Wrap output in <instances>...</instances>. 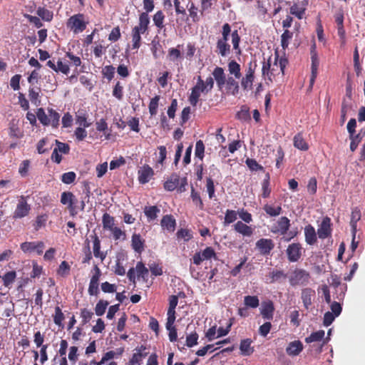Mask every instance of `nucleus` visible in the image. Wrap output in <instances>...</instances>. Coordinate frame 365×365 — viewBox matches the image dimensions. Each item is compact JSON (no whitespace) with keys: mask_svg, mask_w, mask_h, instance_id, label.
Masks as SVG:
<instances>
[{"mask_svg":"<svg viewBox=\"0 0 365 365\" xmlns=\"http://www.w3.org/2000/svg\"><path fill=\"white\" fill-rule=\"evenodd\" d=\"M263 210L270 217H277L282 212V208L281 206H272L269 204H266L263 207Z\"/></svg>","mask_w":365,"mask_h":365,"instance_id":"nucleus-40","label":"nucleus"},{"mask_svg":"<svg viewBox=\"0 0 365 365\" xmlns=\"http://www.w3.org/2000/svg\"><path fill=\"white\" fill-rule=\"evenodd\" d=\"M16 274L15 271L6 272L2 277L4 285L6 287H9L15 280Z\"/></svg>","mask_w":365,"mask_h":365,"instance_id":"nucleus-56","label":"nucleus"},{"mask_svg":"<svg viewBox=\"0 0 365 365\" xmlns=\"http://www.w3.org/2000/svg\"><path fill=\"white\" fill-rule=\"evenodd\" d=\"M303 349L302 343L299 341H294L289 344L286 349V352L289 356H297Z\"/></svg>","mask_w":365,"mask_h":365,"instance_id":"nucleus-21","label":"nucleus"},{"mask_svg":"<svg viewBox=\"0 0 365 365\" xmlns=\"http://www.w3.org/2000/svg\"><path fill=\"white\" fill-rule=\"evenodd\" d=\"M225 86H226L227 92L230 94L236 96L239 93V83L233 77L229 76L227 79H226Z\"/></svg>","mask_w":365,"mask_h":365,"instance_id":"nucleus-26","label":"nucleus"},{"mask_svg":"<svg viewBox=\"0 0 365 365\" xmlns=\"http://www.w3.org/2000/svg\"><path fill=\"white\" fill-rule=\"evenodd\" d=\"M150 17L146 13H141L139 15L138 24L131 30L132 48L138 49L141 46V34L148 31Z\"/></svg>","mask_w":365,"mask_h":365,"instance_id":"nucleus-1","label":"nucleus"},{"mask_svg":"<svg viewBox=\"0 0 365 365\" xmlns=\"http://www.w3.org/2000/svg\"><path fill=\"white\" fill-rule=\"evenodd\" d=\"M212 75L214 81H216L218 90L221 91L225 86L227 79L224 69L222 67L217 66L214 68Z\"/></svg>","mask_w":365,"mask_h":365,"instance_id":"nucleus-11","label":"nucleus"},{"mask_svg":"<svg viewBox=\"0 0 365 365\" xmlns=\"http://www.w3.org/2000/svg\"><path fill=\"white\" fill-rule=\"evenodd\" d=\"M267 277L269 280V283H274L282 279H286L287 274L283 270L273 269Z\"/></svg>","mask_w":365,"mask_h":365,"instance_id":"nucleus-35","label":"nucleus"},{"mask_svg":"<svg viewBox=\"0 0 365 365\" xmlns=\"http://www.w3.org/2000/svg\"><path fill=\"white\" fill-rule=\"evenodd\" d=\"M31 209V205L27 202L26 197L21 195L13 212L12 218L16 220L25 217L29 215Z\"/></svg>","mask_w":365,"mask_h":365,"instance_id":"nucleus-6","label":"nucleus"},{"mask_svg":"<svg viewBox=\"0 0 365 365\" xmlns=\"http://www.w3.org/2000/svg\"><path fill=\"white\" fill-rule=\"evenodd\" d=\"M103 227L104 230H110L115 227L114 217L106 212L103 214L102 217Z\"/></svg>","mask_w":365,"mask_h":365,"instance_id":"nucleus-43","label":"nucleus"},{"mask_svg":"<svg viewBox=\"0 0 365 365\" xmlns=\"http://www.w3.org/2000/svg\"><path fill=\"white\" fill-rule=\"evenodd\" d=\"M230 34L232 37V43L233 49L235 51V53L237 54L240 55L242 53L241 48L240 47V36L238 34L237 30H235L232 32H231V26L228 23H225L222 26V37L219 38L217 41L227 42L229 40V36Z\"/></svg>","mask_w":365,"mask_h":365,"instance_id":"nucleus-2","label":"nucleus"},{"mask_svg":"<svg viewBox=\"0 0 365 365\" xmlns=\"http://www.w3.org/2000/svg\"><path fill=\"white\" fill-rule=\"evenodd\" d=\"M175 319L173 318L170 322V319H167V322L165 324L166 329L169 331L168 336L170 341L173 342L177 340L178 334L177 329L174 326Z\"/></svg>","mask_w":365,"mask_h":365,"instance_id":"nucleus-33","label":"nucleus"},{"mask_svg":"<svg viewBox=\"0 0 365 365\" xmlns=\"http://www.w3.org/2000/svg\"><path fill=\"white\" fill-rule=\"evenodd\" d=\"M274 312V304L272 301L264 302L262 304L260 314L264 319L272 320Z\"/></svg>","mask_w":365,"mask_h":365,"instance_id":"nucleus-17","label":"nucleus"},{"mask_svg":"<svg viewBox=\"0 0 365 365\" xmlns=\"http://www.w3.org/2000/svg\"><path fill=\"white\" fill-rule=\"evenodd\" d=\"M106 48L100 42H95L93 46V54L96 58H101L106 53Z\"/></svg>","mask_w":365,"mask_h":365,"instance_id":"nucleus-64","label":"nucleus"},{"mask_svg":"<svg viewBox=\"0 0 365 365\" xmlns=\"http://www.w3.org/2000/svg\"><path fill=\"white\" fill-rule=\"evenodd\" d=\"M255 81V77L245 75L241 79V86L244 91L251 90Z\"/></svg>","mask_w":365,"mask_h":365,"instance_id":"nucleus-53","label":"nucleus"},{"mask_svg":"<svg viewBox=\"0 0 365 365\" xmlns=\"http://www.w3.org/2000/svg\"><path fill=\"white\" fill-rule=\"evenodd\" d=\"M88 115L84 110H79L76 113V123L79 125V127L88 128L91 126V123L88 121Z\"/></svg>","mask_w":365,"mask_h":365,"instance_id":"nucleus-22","label":"nucleus"},{"mask_svg":"<svg viewBox=\"0 0 365 365\" xmlns=\"http://www.w3.org/2000/svg\"><path fill=\"white\" fill-rule=\"evenodd\" d=\"M165 14L163 12V11L160 10L158 11L153 16V21L154 23V25L159 29L161 30L165 27L164 25V21H165Z\"/></svg>","mask_w":365,"mask_h":365,"instance_id":"nucleus-38","label":"nucleus"},{"mask_svg":"<svg viewBox=\"0 0 365 365\" xmlns=\"http://www.w3.org/2000/svg\"><path fill=\"white\" fill-rule=\"evenodd\" d=\"M160 225L163 229L173 232L176 227V221L172 215H166L163 217L160 221Z\"/></svg>","mask_w":365,"mask_h":365,"instance_id":"nucleus-20","label":"nucleus"},{"mask_svg":"<svg viewBox=\"0 0 365 365\" xmlns=\"http://www.w3.org/2000/svg\"><path fill=\"white\" fill-rule=\"evenodd\" d=\"M293 37V33L288 29H285L281 35V46L283 49L288 48L290 40Z\"/></svg>","mask_w":365,"mask_h":365,"instance_id":"nucleus-47","label":"nucleus"},{"mask_svg":"<svg viewBox=\"0 0 365 365\" xmlns=\"http://www.w3.org/2000/svg\"><path fill=\"white\" fill-rule=\"evenodd\" d=\"M36 116L40 123L43 125H49L48 115H46L43 108H39L36 111Z\"/></svg>","mask_w":365,"mask_h":365,"instance_id":"nucleus-57","label":"nucleus"},{"mask_svg":"<svg viewBox=\"0 0 365 365\" xmlns=\"http://www.w3.org/2000/svg\"><path fill=\"white\" fill-rule=\"evenodd\" d=\"M237 214L238 212L235 210H227L225 215L224 223L230 224L234 222L237 218Z\"/></svg>","mask_w":365,"mask_h":365,"instance_id":"nucleus-63","label":"nucleus"},{"mask_svg":"<svg viewBox=\"0 0 365 365\" xmlns=\"http://www.w3.org/2000/svg\"><path fill=\"white\" fill-rule=\"evenodd\" d=\"M287 63H288V61L287 58H279L277 52L275 53L274 66H277L279 65L282 75H284V69H285Z\"/></svg>","mask_w":365,"mask_h":365,"instance_id":"nucleus-58","label":"nucleus"},{"mask_svg":"<svg viewBox=\"0 0 365 365\" xmlns=\"http://www.w3.org/2000/svg\"><path fill=\"white\" fill-rule=\"evenodd\" d=\"M108 302L101 299L98 302L95 307V312L97 316H102L108 305Z\"/></svg>","mask_w":365,"mask_h":365,"instance_id":"nucleus-59","label":"nucleus"},{"mask_svg":"<svg viewBox=\"0 0 365 365\" xmlns=\"http://www.w3.org/2000/svg\"><path fill=\"white\" fill-rule=\"evenodd\" d=\"M53 317V322L55 324H56L59 327H63V321L64 320L65 317L59 307L57 306L55 307V314Z\"/></svg>","mask_w":365,"mask_h":365,"instance_id":"nucleus-49","label":"nucleus"},{"mask_svg":"<svg viewBox=\"0 0 365 365\" xmlns=\"http://www.w3.org/2000/svg\"><path fill=\"white\" fill-rule=\"evenodd\" d=\"M255 246L261 255L267 256L274 248V243L272 239L261 238L256 242Z\"/></svg>","mask_w":365,"mask_h":365,"instance_id":"nucleus-8","label":"nucleus"},{"mask_svg":"<svg viewBox=\"0 0 365 365\" xmlns=\"http://www.w3.org/2000/svg\"><path fill=\"white\" fill-rule=\"evenodd\" d=\"M36 13L38 16L46 21H51L53 19V12L44 7H38Z\"/></svg>","mask_w":365,"mask_h":365,"instance_id":"nucleus-46","label":"nucleus"},{"mask_svg":"<svg viewBox=\"0 0 365 365\" xmlns=\"http://www.w3.org/2000/svg\"><path fill=\"white\" fill-rule=\"evenodd\" d=\"M93 239V255L96 258H100L102 261L106 258V254L101 252V241L98 237V235L95 233L93 235L91 236Z\"/></svg>","mask_w":365,"mask_h":365,"instance_id":"nucleus-25","label":"nucleus"},{"mask_svg":"<svg viewBox=\"0 0 365 365\" xmlns=\"http://www.w3.org/2000/svg\"><path fill=\"white\" fill-rule=\"evenodd\" d=\"M190 197L193 203L200 210H202L204 207V204L202 202L200 193L195 191L193 187H191Z\"/></svg>","mask_w":365,"mask_h":365,"instance_id":"nucleus-51","label":"nucleus"},{"mask_svg":"<svg viewBox=\"0 0 365 365\" xmlns=\"http://www.w3.org/2000/svg\"><path fill=\"white\" fill-rule=\"evenodd\" d=\"M246 165L252 171H263L264 168L259 165L255 159L247 158L245 161Z\"/></svg>","mask_w":365,"mask_h":365,"instance_id":"nucleus-60","label":"nucleus"},{"mask_svg":"<svg viewBox=\"0 0 365 365\" xmlns=\"http://www.w3.org/2000/svg\"><path fill=\"white\" fill-rule=\"evenodd\" d=\"M178 303V297L176 295H171L169 297V307L167 312V319L170 321L174 318L175 319V308Z\"/></svg>","mask_w":365,"mask_h":365,"instance_id":"nucleus-31","label":"nucleus"},{"mask_svg":"<svg viewBox=\"0 0 365 365\" xmlns=\"http://www.w3.org/2000/svg\"><path fill=\"white\" fill-rule=\"evenodd\" d=\"M180 183V177L177 173H173L164 182V188L168 191H173Z\"/></svg>","mask_w":365,"mask_h":365,"instance_id":"nucleus-23","label":"nucleus"},{"mask_svg":"<svg viewBox=\"0 0 365 365\" xmlns=\"http://www.w3.org/2000/svg\"><path fill=\"white\" fill-rule=\"evenodd\" d=\"M180 45H178L176 48H170L168 50V59L175 63H178L182 58V54L179 49Z\"/></svg>","mask_w":365,"mask_h":365,"instance_id":"nucleus-34","label":"nucleus"},{"mask_svg":"<svg viewBox=\"0 0 365 365\" xmlns=\"http://www.w3.org/2000/svg\"><path fill=\"white\" fill-rule=\"evenodd\" d=\"M61 202L63 205H68L69 214L72 217H75L78 214V207L76 204L78 200L71 192H63L61 195Z\"/></svg>","mask_w":365,"mask_h":365,"instance_id":"nucleus-7","label":"nucleus"},{"mask_svg":"<svg viewBox=\"0 0 365 365\" xmlns=\"http://www.w3.org/2000/svg\"><path fill=\"white\" fill-rule=\"evenodd\" d=\"M135 271L138 277H141L143 281H147L149 269L145 266L143 262H138L135 266Z\"/></svg>","mask_w":365,"mask_h":365,"instance_id":"nucleus-37","label":"nucleus"},{"mask_svg":"<svg viewBox=\"0 0 365 365\" xmlns=\"http://www.w3.org/2000/svg\"><path fill=\"white\" fill-rule=\"evenodd\" d=\"M294 146L303 151H306L309 149V145L304 138L302 133H298L294 136L293 138Z\"/></svg>","mask_w":365,"mask_h":365,"instance_id":"nucleus-24","label":"nucleus"},{"mask_svg":"<svg viewBox=\"0 0 365 365\" xmlns=\"http://www.w3.org/2000/svg\"><path fill=\"white\" fill-rule=\"evenodd\" d=\"M324 334H325V332L324 330H319L317 331L312 332L310 334V336H309L308 337H307L305 339V341L307 343L320 341L324 338Z\"/></svg>","mask_w":365,"mask_h":365,"instance_id":"nucleus-50","label":"nucleus"},{"mask_svg":"<svg viewBox=\"0 0 365 365\" xmlns=\"http://www.w3.org/2000/svg\"><path fill=\"white\" fill-rule=\"evenodd\" d=\"M315 297V291L309 287L302 289L301 299L306 309H309L312 304V300Z\"/></svg>","mask_w":365,"mask_h":365,"instance_id":"nucleus-14","label":"nucleus"},{"mask_svg":"<svg viewBox=\"0 0 365 365\" xmlns=\"http://www.w3.org/2000/svg\"><path fill=\"white\" fill-rule=\"evenodd\" d=\"M290 227V220L287 217H281L277 221V225L271 229L274 234L285 235Z\"/></svg>","mask_w":365,"mask_h":365,"instance_id":"nucleus-10","label":"nucleus"},{"mask_svg":"<svg viewBox=\"0 0 365 365\" xmlns=\"http://www.w3.org/2000/svg\"><path fill=\"white\" fill-rule=\"evenodd\" d=\"M131 245L133 249L139 254L143 251L144 240L139 234H133L132 235Z\"/></svg>","mask_w":365,"mask_h":365,"instance_id":"nucleus-30","label":"nucleus"},{"mask_svg":"<svg viewBox=\"0 0 365 365\" xmlns=\"http://www.w3.org/2000/svg\"><path fill=\"white\" fill-rule=\"evenodd\" d=\"M46 66L56 73H61L64 75H68L70 72V67L68 64L63 63L60 58L57 61L56 64L54 61H48Z\"/></svg>","mask_w":365,"mask_h":365,"instance_id":"nucleus-12","label":"nucleus"},{"mask_svg":"<svg viewBox=\"0 0 365 365\" xmlns=\"http://www.w3.org/2000/svg\"><path fill=\"white\" fill-rule=\"evenodd\" d=\"M252 342L250 339H245L241 341L240 349L242 355L250 356L254 352V347L251 346Z\"/></svg>","mask_w":365,"mask_h":365,"instance_id":"nucleus-32","label":"nucleus"},{"mask_svg":"<svg viewBox=\"0 0 365 365\" xmlns=\"http://www.w3.org/2000/svg\"><path fill=\"white\" fill-rule=\"evenodd\" d=\"M95 269L96 270V273L93 274L91 279L89 287H88V293L90 295H98L99 293L98 289V281L101 275L99 268L96 265Z\"/></svg>","mask_w":365,"mask_h":365,"instance_id":"nucleus-15","label":"nucleus"},{"mask_svg":"<svg viewBox=\"0 0 365 365\" xmlns=\"http://www.w3.org/2000/svg\"><path fill=\"white\" fill-rule=\"evenodd\" d=\"M175 14L177 16L182 15V19L183 21H188V16L187 15L186 9L184 6H182L180 4V0H173Z\"/></svg>","mask_w":365,"mask_h":365,"instance_id":"nucleus-45","label":"nucleus"},{"mask_svg":"<svg viewBox=\"0 0 365 365\" xmlns=\"http://www.w3.org/2000/svg\"><path fill=\"white\" fill-rule=\"evenodd\" d=\"M234 229L243 236L250 237L253 234L252 228L241 221H238L234 225Z\"/></svg>","mask_w":365,"mask_h":365,"instance_id":"nucleus-27","label":"nucleus"},{"mask_svg":"<svg viewBox=\"0 0 365 365\" xmlns=\"http://www.w3.org/2000/svg\"><path fill=\"white\" fill-rule=\"evenodd\" d=\"M71 267L66 261H63L59 265L57 274L61 277H65L70 274Z\"/></svg>","mask_w":365,"mask_h":365,"instance_id":"nucleus-55","label":"nucleus"},{"mask_svg":"<svg viewBox=\"0 0 365 365\" xmlns=\"http://www.w3.org/2000/svg\"><path fill=\"white\" fill-rule=\"evenodd\" d=\"M88 21H86L83 14H77L71 16L66 22V27L73 34L83 32L87 26Z\"/></svg>","mask_w":365,"mask_h":365,"instance_id":"nucleus-3","label":"nucleus"},{"mask_svg":"<svg viewBox=\"0 0 365 365\" xmlns=\"http://www.w3.org/2000/svg\"><path fill=\"white\" fill-rule=\"evenodd\" d=\"M319 65V61H312L311 64V77L309 80V90H312L314 84L315 80L318 73V68Z\"/></svg>","mask_w":365,"mask_h":365,"instance_id":"nucleus-41","label":"nucleus"},{"mask_svg":"<svg viewBox=\"0 0 365 365\" xmlns=\"http://www.w3.org/2000/svg\"><path fill=\"white\" fill-rule=\"evenodd\" d=\"M160 212V210L155 205L145 206L144 208V213L148 217V221L154 220L157 218L158 214Z\"/></svg>","mask_w":365,"mask_h":365,"instance_id":"nucleus-36","label":"nucleus"},{"mask_svg":"<svg viewBox=\"0 0 365 365\" xmlns=\"http://www.w3.org/2000/svg\"><path fill=\"white\" fill-rule=\"evenodd\" d=\"M305 242L309 245H314L317 241V233L314 227L312 225H308L304 227Z\"/></svg>","mask_w":365,"mask_h":365,"instance_id":"nucleus-18","label":"nucleus"},{"mask_svg":"<svg viewBox=\"0 0 365 365\" xmlns=\"http://www.w3.org/2000/svg\"><path fill=\"white\" fill-rule=\"evenodd\" d=\"M240 70V65L235 60H232L228 63V71L230 73L234 75L235 78L237 79H239L242 76Z\"/></svg>","mask_w":365,"mask_h":365,"instance_id":"nucleus-39","label":"nucleus"},{"mask_svg":"<svg viewBox=\"0 0 365 365\" xmlns=\"http://www.w3.org/2000/svg\"><path fill=\"white\" fill-rule=\"evenodd\" d=\"M201 93H202V91L196 85L192 88L191 94L189 96V102L192 106H195L197 105Z\"/></svg>","mask_w":365,"mask_h":365,"instance_id":"nucleus-44","label":"nucleus"},{"mask_svg":"<svg viewBox=\"0 0 365 365\" xmlns=\"http://www.w3.org/2000/svg\"><path fill=\"white\" fill-rule=\"evenodd\" d=\"M245 304L251 308H257L259 304V299L257 296H245L244 298Z\"/></svg>","mask_w":365,"mask_h":365,"instance_id":"nucleus-54","label":"nucleus"},{"mask_svg":"<svg viewBox=\"0 0 365 365\" xmlns=\"http://www.w3.org/2000/svg\"><path fill=\"white\" fill-rule=\"evenodd\" d=\"M138 181L141 184H145L149 182L154 175V171L148 165H144L138 172Z\"/></svg>","mask_w":365,"mask_h":365,"instance_id":"nucleus-13","label":"nucleus"},{"mask_svg":"<svg viewBox=\"0 0 365 365\" xmlns=\"http://www.w3.org/2000/svg\"><path fill=\"white\" fill-rule=\"evenodd\" d=\"M114 74L115 68L111 65L106 66L102 70V75L103 78H107L108 81L113 78Z\"/></svg>","mask_w":365,"mask_h":365,"instance_id":"nucleus-62","label":"nucleus"},{"mask_svg":"<svg viewBox=\"0 0 365 365\" xmlns=\"http://www.w3.org/2000/svg\"><path fill=\"white\" fill-rule=\"evenodd\" d=\"M48 120L53 128H57L59 125L60 115L53 108H48Z\"/></svg>","mask_w":365,"mask_h":365,"instance_id":"nucleus-42","label":"nucleus"},{"mask_svg":"<svg viewBox=\"0 0 365 365\" xmlns=\"http://www.w3.org/2000/svg\"><path fill=\"white\" fill-rule=\"evenodd\" d=\"M331 222L329 217L323 218L321 224L317 230V235L319 238L324 240L331 235Z\"/></svg>","mask_w":365,"mask_h":365,"instance_id":"nucleus-9","label":"nucleus"},{"mask_svg":"<svg viewBox=\"0 0 365 365\" xmlns=\"http://www.w3.org/2000/svg\"><path fill=\"white\" fill-rule=\"evenodd\" d=\"M215 52L222 57H226L231 52V46L227 42L217 41Z\"/></svg>","mask_w":365,"mask_h":365,"instance_id":"nucleus-29","label":"nucleus"},{"mask_svg":"<svg viewBox=\"0 0 365 365\" xmlns=\"http://www.w3.org/2000/svg\"><path fill=\"white\" fill-rule=\"evenodd\" d=\"M195 85L199 87L202 93L207 94L213 88L214 80L212 76H209L205 81H203L201 76H198L197 81Z\"/></svg>","mask_w":365,"mask_h":365,"instance_id":"nucleus-16","label":"nucleus"},{"mask_svg":"<svg viewBox=\"0 0 365 365\" xmlns=\"http://www.w3.org/2000/svg\"><path fill=\"white\" fill-rule=\"evenodd\" d=\"M310 279L309 273L303 269H295L289 277V281L292 287L307 285Z\"/></svg>","mask_w":365,"mask_h":365,"instance_id":"nucleus-4","label":"nucleus"},{"mask_svg":"<svg viewBox=\"0 0 365 365\" xmlns=\"http://www.w3.org/2000/svg\"><path fill=\"white\" fill-rule=\"evenodd\" d=\"M349 139L351 140L350 150L351 152H354L356 150L359 144L361 143L362 140V136L361 135L360 133L351 134L349 135Z\"/></svg>","mask_w":365,"mask_h":365,"instance_id":"nucleus-52","label":"nucleus"},{"mask_svg":"<svg viewBox=\"0 0 365 365\" xmlns=\"http://www.w3.org/2000/svg\"><path fill=\"white\" fill-rule=\"evenodd\" d=\"M176 235L178 239H183L185 242H187L192 238V232L187 229L181 228L178 230Z\"/></svg>","mask_w":365,"mask_h":365,"instance_id":"nucleus-61","label":"nucleus"},{"mask_svg":"<svg viewBox=\"0 0 365 365\" xmlns=\"http://www.w3.org/2000/svg\"><path fill=\"white\" fill-rule=\"evenodd\" d=\"M304 249L299 242L289 244L286 250V255L289 262H298L303 255Z\"/></svg>","mask_w":365,"mask_h":365,"instance_id":"nucleus-5","label":"nucleus"},{"mask_svg":"<svg viewBox=\"0 0 365 365\" xmlns=\"http://www.w3.org/2000/svg\"><path fill=\"white\" fill-rule=\"evenodd\" d=\"M186 8L189 12L188 19L190 18L193 23H197L200 20V14H198L200 10L195 5V4L191 1H189Z\"/></svg>","mask_w":365,"mask_h":365,"instance_id":"nucleus-19","label":"nucleus"},{"mask_svg":"<svg viewBox=\"0 0 365 365\" xmlns=\"http://www.w3.org/2000/svg\"><path fill=\"white\" fill-rule=\"evenodd\" d=\"M361 217V210L358 207L352 208L351 214L350 225L351 232H356L357 222Z\"/></svg>","mask_w":365,"mask_h":365,"instance_id":"nucleus-28","label":"nucleus"},{"mask_svg":"<svg viewBox=\"0 0 365 365\" xmlns=\"http://www.w3.org/2000/svg\"><path fill=\"white\" fill-rule=\"evenodd\" d=\"M160 98V96H155V97L150 99V101L148 105V109L151 116L155 115L158 113V108Z\"/></svg>","mask_w":365,"mask_h":365,"instance_id":"nucleus-48","label":"nucleus"}]
</instances>
